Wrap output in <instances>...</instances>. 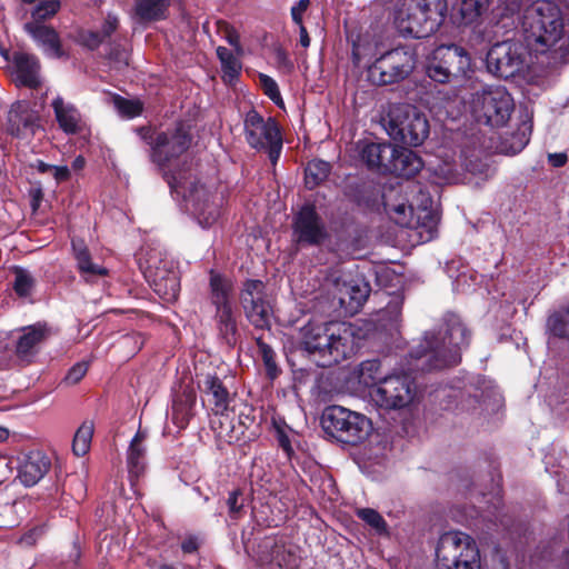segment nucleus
Returning a JSON list of instances; mask_svg holds the SVG:
<instances>
[{
  "label": "nucleus",
  "instance_id": "nucleus-1",
  "mask_svg": "<svg viewBox=\"0 0 569 569\" xmlns=\"http://www.w3.org/2000/svg\"><path fill=\"white\" fill-rule=\"evenodd\" d=\"M517 28L527 48L546 56L548 64L569 62V8L537 0L519 13Z\"/></svg>",
  "mask_w": 569,
  "mask_h": 569
},
{
  "label": "nucleus",
  "instance_id": "nucleus-2",
  "mask_svg": "<svg viewBox=\"0 0 569 569\" xmlns=\"http://www.w3.org/2000/svg\"><path fill=\"white\" fill-rule=\"evenodd\" d=\"M469 343V335L459 317L450 315L437 329L429 330L412 352L422 371L440 370L460 362L461 350Z\"/></svg>",
  "mask_w": 569,
  "mask_h": 569
},
{
  "label": "nucleus",
  "instance_id": "nucleus-3",
  "mask_svg": "<svg viewBox=\"0 0 569 569\" xmlns=\"http://www.w3.org/2000/svg\"><path fill=\"white\" fill-rule=\"evenodd\" d=\"M355 331L346 322L308 323L301 328L300 347L317 366L345 360L353 350Z\"/></svg>",
  "mask_w": 569,
  "mask_h": 569
},
{
  "label": "nucleus",
  "instance_id": "nucleus-4",
  "mask_svg": "<svg viewBox=\"0 0 569 569\" xmlns=\"http://www.w3.org/2000/svg\"><path fill=\"white\" fill-rule=\"evenodd\" d=\"M447 12V0H398L393 24L401 36L425 38L442 26Z\"/></svg>",
  "mask_w": 569,
  "mask_h": 569
},
{
  "label": "nucleus",
  "instance_id": "nucleus-5",
  "mask_svg": "<svg viewBox=\"0 0 569 569\" xmlns=\"http://www.w3.org/2000/svg\"><path fill=\"white\" fill-rule=\"evenodd\" d=\"M383 127L393 141L412 147L422 144L430 132L426 113L407 103L390 107Z\"/></svg>",
  "mask_w": 569,
  "mask_h": 569
},
{
  "label": "nucleus",
  "instance_id": "nucleus-6",
  "mask_svg": "<svg viewBox=\"0 0 569 569\" xmlns=\"http://www.w3.org/2000/svg\"><path fill=\"white\" fill-rule=\"evenodd\" d=\"M321 426L328 436L352 446L365 441L372 431V423L365 415L340 406L323 410Z\"/></svg>",
  "mask_w": 569,
  "mask_h": 569
},
{
  "label": "nucleus",
  "instance_id": "nucleus-7",
  "mask_svg": "<svg viewBox=\"0 0 569 569\" xmlns=\"http://www.w3.org/2000/svg\"><path fill=\"white\" fill-rule=\"evenodd\" d=\"M436 569H480L475 539L461 531L441 535L436 549Z\"/></svg>",
  "mask_w": 569,
  "mask_h": 569
},
{
  "label": "nucleus",
  "instance_id": "nucleus-8",
  "mask_svg": "<svg viewBox=\"0 0 569 569\" xmlns=\"http://www.w3.org/2000/svg\"><path fill=\"white\" fill-rule=\"evenodd\" d=\"M169 187L172 193L183 199L186 209L193 216L199 226L209 228L219 220L221 216L220 202L213 199L207 188L198 184L192 176H189L184 181L173 177L172 180H169Z\"/></svg>",
  "mask_w": 569,
  "mask_h": 569
},
{
  "label": "nucleus",
  "instance_id": "nucleus-9",
  "mask_svg": "<svg viewBox=\"0 0 569 569\" xmlns=\"http://www.w3.org/2000/svg\"><path fill=\"white\" fill-rule=\"evenodd\" d=\"M190 134L184 124L179 123L172 129L156 133L152 138L151 144V159L163 172V176L169 183L173 177L184 181L191 176L190 172L179 171L170 172L169 167L177 160L190 146Z\"/></svg>",
  "mask_w": 569,
  "mask_h": 569
},
{
  "label": "nucleus",
  "instance_id": "nucleus-10",
  "mask_svg": "<svg viewBox=\"0 0 569 569\" xmlns=\"http://www.w3.org/2000/svg\"><path fill=\"white\" fill-rule=\"evenodd\" d=\"M416 64L415 48L400 46L377 58L368 69V77L379 86L393 84L407 79L413 72Z\"/></svg>",
  "mask_w": 569,
  "mask_h": 569
},
{
  "label": "nucleus",
  "instance_id": "nucleus-11",
  "mask_svg": "<svg viewBox=\"0 0 569 569\" xmlns=\"http://www.w3.org/2000/svg\"><path fill=\"white\" fill-rule=\"evenodd\" d=\"M471 110L478 121L503 126L513 110V100L503 87H483L472 94Z\"/></svg>",
  "mask_w": 569,
  "mask_h": 569
},
{
  "label": "nucleus",
  "instance_id": "nucleus-12",
  "mask_svg": "<svg viewBox=\"0 0 569 569\" xmlns=\"http://www.w3.org/2000/svg\"><path fill=\"white\" fill-rule=\"evenodd\" d=\"M243 124L249 146L267 151L274 166L282 150V136L278 122L271 117L266 120L257 110L251 109L246 113Z\"/></svg>",
  "mask_w": 569,
  "mask_h": 569
},
{
  "label": "nucleus",
  "instance_id": "nucleus-13",
  "mask_svg": "<svg viewBox=\"0 0 569 569\" xmlns=\"http://www.w3.org/2000/svg\"><path fill=\"white\" fill-rule=\"evenodd\" d=\"M470 68L471 58L466 49L457 44H442L433 50L427 73L433 81L447 83L465 77Z\"/></svg>",
  "mask_w": 569,
  "mask_h": 569
},
{
  "label": "nucleus",
  "instance_id": "nucleus-14",
  "mask_svg": "<svg viewBox=\"0 0 569 569\" xmlns=\"http://www.w3.org/2000/svg\"><path fill=\"white\" fill-rule=\"evenodd\" d=\"M417 390L413 381L407 376H389L376 383L370 390L372 401L386 410L402 409L411 405Z\"/></svg>",
  "mask_w": 569,
  "mask_h": 569
},
{
  "label": "nucleus",
  "instance_id": "nucleus-15",
  "mask_svg": "<svg viewBox=\"0 0 569 569\" xmlns=\"http://www.w3.org/2000/svg\"><path fill=\"white\" fill-rule=\"evenodd\" d=\"M248 320L259 329L269 328L273 316L270 301L264 295V284L260 280H248L240 296Z\"/></svg>",
  "mask_w": 569,
  "mask_h": 569
},
{
  "label": "nucleus",
  "instance_id": "nucleus-16",
  "mask_svg": "<svg viewBox=\"0 0 569 569\" xmlns=\"http://www.w3.org/2000/svg\"><path fill=\"white\" fill-rule=\"evenodd\" d=\"M523 62L522 46L511 40L496 43L487 54L488 70L506 79L518 73Z\"/></svg>",
  "mask_w": 569,
  "mask_h": 569
},
{
  "label": "nucleus",
  "instance_id": "nucleus-17",
  "mask_svg": "<svg viewBox=\"0 0 569 569\" xmlns=\"http://www.w3.org/2000/svg\"><path fill=\"white\" fill-rule=\"evenodd\" d=\"M333 299L347 313H356L370 293V286L362 278L342 277L333 280Z\"/></svg>",
  "mask_w": 569,
  "mask_h": 569
},
{
  "label": "nucleus",
  "instance_id": "nucleus-18",
  "mask_svg": "<svg viewBox=\"0 0 569 569\" xmlns=\"http://www.w3.org/2000/svg\"><path fill=\"white\" fill-rule=\"evenodd\" d=\"M50 469L51 459L42 450L22 451L17 457V478L24 487L37 485Z\"/></svg>",
  "mask_w": 569,
  "mask_h": 569
},
{
  "label": "nucleus",
  "instance_id": "nucleus-19",
  "mask_svg": "<svg viewBox=\"0 0 569 569\" xmlns=\"http://www.w3.org/2000/svg\"><path fill=\"white\" fill-rule=\"evenodd\" d=\"M40 129L39 116L28 101H17L8 114V131L18 138L29 139Z\"/></svg>",
  "mask_w": 569,
  "mask_h": 569
},
{
  "label": "nucleus",
  "instance_id": "nucleus-20",
  "mask_svg": "<svg viewBox=\"0 0 569 569\" xmlns=\"http://www.w3.org/2000/svg\"><path fill=\"white\" fill-rule=\"evenodd\" d=\"M24 30L49 58H61L63 51L57 31L38 22L24 23Z\"/></svg>",
  "mask_w": 569,
  "mask_h": 569
},
{
  "label": "nucleus",
  "instance_id": "nucleus-21",
  "mask_svg": "<svg viewBox=\"0 0 569 569\" xmlns=\"http://www.w3.org/2000/svg\"><path fill=\"white\" fill-rule=\"evenodd\" d=\"M295 228L301 242L319 243L325 238L323 227L315 209L310 206H306L300 210Z\"/></svg>",
  "mask_w": 569,
  "mask_h": 569
},
{
  "label": "nucleus",
  "instance_id": "nucleus-22",
  "mask_svg": "<svg viewBox=\"0 0 569 569\" xmlns=\"http://www.w3.org/2000/svg\"><path fill=\"white\" fill-rule=\"evenodd\" d=\"M395 154V147L389 142L365 143L360 149L361 160L366 166L380 173H387Z\"/></svg>",
  "mask_w": 569,
  "mask_h": 569
},
{
  "label": "nucleus",
  "instance_id": "nucleus-23",
  "mask_svg": "<svg viewBox=\"0 0 569 569\" xmlns=\"http://www.w3.org/2000/svg\"><path fill=\"white\" fill-rule=\"evenodd\" d=\"M149 272L154 292L167 302L176 300L180 291L177 273L173 270L161 269L151 261Z\"/></svg>",
  "mask_w": 569,
  "mask_h": 569
},
{
  "label": "nucleus",
  "instance_id": "nucleus-24",
  "mask_svg": "<svg viewBox=\"0 0 569 569\" xmlns=\"http://www.w3.org/2000/svg\"><path fill=\"white\" fill-rule=\"evenodd\" d=\"M388 212L390 217L393 219V221L401 226V227H408V228H418L420 227L419 220L421 219V216H418V220L415 222L413 216H412V207L407 206L405 203H400L393 207H387ZM423 216L422 219L426 220L421 224L422 228L427 229L428 232V239H431L433 237V232L437 224L436 217L427 210L422 211Z\"/></svg>",
  "mask_w": 569,
  "mask_h": 569
},
{
  "label": "nucleus",
  "instance_id": "nucleus-25",
  "mask_svg": "<svg viewBox=\"0 0 569 569\" xmlns=\"http://www.w3.org/2000/svg\"><path fill=\"white\" fill-rule=\"evenodd\" d=\"M13 66L17 81L26 87L36 88L40 84V63L36 56L27 52L13 54Z\"/></svg>",
  "mask_w": 569,
  "mask_h": 569
},
{
  "label": "nucleus",
  "instance_id": "nucleus-26",
  "mask_svg": "<svg viewBox=\"0 0 569 569\" xmlns=\"http://www.w3.org/2000/svg\"><path fill=\"white\" fill-rule=\"evenodd\" d=\"M52 109L59 128L67 134H74L82 129V118L79 110L61 97L52 100Z\"/></svg>",
  "mask_w": 569,
  "mask_h": 569
},
{
  "label": "nucleus",
  "instance_id": "nucleus-27",
  "mask_svg": "<svg viewBox=\"0 0 569 569\" xmlns=\"http://www.w3.org/2000/svg\"><path fill=\"white\" fill-rule=\"evenodd\" d=\"M422 167L423 162L416 152L407 148L395 147V154L387 173L411 178L417 174Z\"/></svg>",
  "mask_w": 569,
  "mask_h": 569
},
{
  "label": "nucleus",
  "instance_id": "nucleus-28",
  "mask_svg": "<svg viewBox=\"0 0 569 569\" xmlns=\"http://www.w3.org/2000/svg\"><path fill=\"white\" fill-rule=\"evenodd\" d=\"M199 388L206 395L207 400L213 405L214 413H222L229 406V392L216 376L206 375L199 381Z\"/></svg>",
  "mask_w": 569,
  "mask_h": 569
},
{
  "label": "nucleus",
  "instance_id": "nucleus-29",
  "mask_svg": "<svg viewBox=\"0 0 569 569\" xmlns=\"http://www.w3.org/2000/svg\"><path fill=\"white\" fill-rule=\"evenodd\" d=\"M146 440L147 431L138 430L128 448L127 465L131 477L138 478L144 471L147 452Z\"/></svg>",
  "mask_w": 569,
  "mask_h": 569
},
{
  "label": "nucleus",
  "instance_id": "nucleus-30",
  "mask_svg": "<svg viewBox=\"0 0 569 569\" xmlns=\"http://www.w3.org/2000/svg\"><path fill=\"white\" fill-rule=\"evenodd\" d=\"M71 244L77 260L78 269L87 281H91L97 277L107 274L108 271L106 268L91 261L88 248L82 240L73 239Z\"/></svg>",
  "mask_w": 569,
  "mask_h": 569
},
{
  "label": "nucleus",
  "instance_id": "nucleus-31",
  "mask_svg": "<svg viewBox=\"0 0 569 569\" xmlns=\"http://www.w3.org/2000/svg\"><path fill=\"white\" fill-rule=\"evenodd\" d=\"M210 301L216 307H226L232 305V281L220 273L210 271Z\"/></svg>",
  "mask_w": 569,
  "mask_h": 569
},
{
  "label": "nucleus",
  "instance_id": "nucleus-32",
  "mask_svg": "<svg viewBox=\"0 0 569 569\" xmlns=\"http://www.w3.org/2000/svg\"><path fill=\"white\" fill-rule=\"evenodd\" d=\"M44 338L42 326H30L21 330L16 343V352L22 360L29 359L37 349V346Z\"/></svg>",
  "mask_w": 569,
  "mask_h": 569
},
{
  "label": "nucleus",
  "instance_id": "nucleus-33",
  "mask_svg": "<svg viewBox=\"0 0 569 569\" xmlns=\"http://www.w3.org/2000/svg\"><path fill=\"white\" fill-rule=\"evenodd\" d=\"M216 322L222 339L232 345L236 341L237 322L233 315L232 305L216 308Z\"/></svg>",
  "mask_w": 569,
  "mask_h": 569
},
{
  "label": "nucleus",
  "instance_id": "nucleus-34",
  "mask_svg": "<svg viewBox=\"0 0 569 569\" xmlns=\"http://www.w3.org/2000/svg\"><path fill=\"white\" fill-rule=\"evenodd\" d=\"M169 0H137L136 13L142 21H157L164 19Z\"/></svg>",
  "mask_w": 569,
  "mask_h": 569
},
{
  "label": "nucleus",
  "instance_id": "nucleus-35",
  "mask_svg": "<svg viewBox=\"0 0 569 569\" xmlns=\"http://www.w3.org/2000/svg\"><path fill=\"white\" fill-rule=\"evenodd\" d=\"M217 56L221 63L222 79L226 83H233L241 71L239 59L227 48L218 47Z\"/></svg>",
  "mask_w": 569,
  "mask_h": 569
},
{
  "label": "nucleus",
  "instance_id": "nucleus-36",
  "mask_svg": "<svg viewBox=\"0 0 569 569\" xmlns=\"http://www.w3.org/2000/svg\"><path fill=\"white\" fill-rule=\"evenodd\" d=\"M489 0H460L457 12L459 23L470 24L475 22L488 6Z\"/></svg>",
  "mask_w": 569,
  "mask_h": 569
},
{
  "label": "nucleus",
  "instance_id": "nucleus-37",
  "mask_svg": "<svg viewBox=\"0 0 569 569\" xmlns=\"http://www.w3.org/2000/svg\"><path fill=\"white\" fill-rule=\"evenodd\" d=\"M330 163L323 160H312L306 168L305 181L309 189L323 182L330 173Z\"/></svg>",
  "mask_w": 569,
  "mask_h": 569
},
{
  "label": "nucleus",
  "instance_id": "nucleus-38",
  "mask_svg": "<svg viewBox=\"0 0 569 569\" xmlns=\"http://www.w3.org/2000/svg\"><path fill=\"white\" fill-rule=\"evenodd\" d=\"M93 436V423L90 421H84L77 430L73 441H72V451L76 456L82 457L84 456L91 446V440Z\"/></svg>",
  "mask_w": 569,
  "mask_h": 569
},
{
  "label": "nucleus",
  "instance_id": "nucleus-39",
  "mask_svg": "<svg viewBox=\"0 0 569 569\" xmlns=\"http://www.w3.org/2000/svg\"><path fill=\"white\" fill-rule=\"evenodd\" d=\"M14 282L13 290L20 298H30L34 286L36 279L33 276L24 268L14 267Z\"/></svg>",
  "mask_w": 569,
  "mask_h": 569
},
{
  "label": "nucleus",
  "instance_id": "nucleus-40",
  "mask_svg": "<svg viewBox=\"0 0 569 569\" xmlns=\"http://www.w3.org/2000/svg\"><path fill=\"white\" fill-rule=\"evenodd\" d=\"M547 327L555 337L569 340V308L553 312L548 318Z\"/></svg>",
  "mask_w": 569,
  "mask_h": 569
},
{
  "label": "nucleus",
  "instance_id": "nucleus-41",
  "mask_svg": "<svg viewBox=\"0 0 569 569\" xmlns=\"http://www.w3.org/2000/svg\"><path fill=\"white\" fill-rule=\"evenodd\" d=\"M309 4L310 0H299L290 10L292 22L298 28L300 34V44L303 48H307L310 44V38L303 24L305 14L309 8Z\"/></svg>",
  "mask_w": 569,
  "mask_h": 569
},
{
  "label": "nucleus",
  "instance_id": "nucleus-42",
  "mask_svg": "<svg viewBox=\"0 0 569 569\" xmlns=\"http://www.w3.org/2000/svg\"><path fill=\"white\" fill-rule=\"evenodd\" d=\"M112 101L119 114L127 119L140 116L143 109L142 102L138 99H127L120 96H114Z\"/></svg>",
  "mask_w": 569,
  "mask_h": 569
},
{
  "label": "nucleus",
  "instance_id": "nucleus-43",
  "mask_svg": "<svg viewBox=\"0 0 569 569\" xmlns=\"http://www.w3.org/2000/svg\"><path fill=\"white\" fill-rule=\"evenodd\" d=\"M381 376V363L379 360L363 361L359 368L360 381L366 385L376 386L379 380H382Z\"/></svg>",
  "mask_w": 569,
  "mask_h": 569
},
{
  "label": "nucleus",
  "instance_id": "nucleus-44",
  "mask_svg": "<svg viewBox=\"0 0 569 569\" xmlns=\"http://www.w3.org/2000/svg\"><path fill=\"white\" fill-rule=\"evenodd\" d=\"M356 515L379 535L387 533V522L377 510L361 508L357 509Z\"/></svg>",
  "mask_w": 569,
  "mask_h": 569
},
{
  "label": "nucleus",
  "instance_id": "nucleus-45",
  "mask_svg": "<svg viewBox=\"0 0 569 569\" xmlns=\"http://www.w3.org/2000/svg\"><path fill=\"white\" fill-rule=\"evenodd\" d=\"M60 9L59 0H44L39 2L31 11L32 21L41 23L52 18Z\"/></svg>",
  "mask_w": 569,
  "mask_h": 569
},
{
  "label": "nucleus",
  "instance_id": "nucleus-46",
  "mask_svg": "<svg viewBox=\"0 0 569 569\" xmlns=\"http://www.w3.org/2000/svg\"><path fill=\"white\" fill-rule=\"evenodd\" d=\"M530 127L527 123H522L518 131L511 136V142L509 147L502 148V151L510 154L520 152L529 142Z\"/></svg>",
  "mask_w": 569,
  "mask_h": 569
},
{
  "label": "nucleus",
  "instance_id": "nucleus-47",
  "mask_svg": "<svg viewBox=\"0 0 569 569\" xmlns=\"http://www.w3.org/2000/svg\"><path fill=\"white\" fill-rule=\"evenodd\" d=\"M259 83L264 94H267L277 106L283 108V100L277 82L267 74H259Z\"/></svg>",
  "mask_w": 569,
  "mask_h": 569
},
{
  "label": "nucleus",
  "instance_id": "nucleus-48",
  "mask_svg": "<svg viewBox=\"0 0 569 569\" xmlns=\"http://www.w3.org/2000/svg\"><path fill=\"white\" fill-rule=\"evenodd\" d=\"M227 506L229 510V517L237 520L241 517L244 507V499L240 490H233L229 493L227 499Z\"/></svg>",
  "mask_w": 569,
  "mask_h": 569
},
{
  "label": "nucleus",
  "instance_id": "nucleus-49",
  "mask_svg": "<svg viewBox=\"0 0 569 569\" xmlns=\"http://www.w3.org/2000/svg\"><path fill=\"white\" fill-rule=\"evenodd\" d=\"M89 369V362L80 361L74 363L67 372L64 382L67 385H77L87 373Z\"/></svg>",
  "mask_w": 569,
  "mask_h": 569
},
{
  "label": "nucleus",
  "instance_id": "nucleus-50",
  "mask_svg": "<svg viewBox=\"0 0 569 569\" xmlns=\"http://www.w3.org/2000/svg\"><path fill=\"white\" fill-rule=\"evenodd\" d=\"M262 358H263V363L266 367L267 376L271 380L276 379L279 376L280 370L278 369V367L276 365L273 351L266 345L262 347Z\"/></svg>",
  "mask_w": 569,
  "mask_h": 569
},
{
  "label": "nucleus",
  "instance_id": "nucleus-51",
  "mask_svg": "<svg viewBox=\"0 0 569 569\" xmlns=\"http://www.w3.org/2000/svg\"><path fill=\"white\" fill-rule=\"evenodd\" d=\"M388 316V323H382L381 326L386 330H397L398 322L400 318V309L397 305L389 306L386 311L380 316L379 321H385V318Z\"/></svg>",
  "mask_w": 569,
  "mask_h": 569
},
{
  "label": "nucleus",
  "instance_id": "nucleus-52",
  "mask_svg": "<svg viewBox=\"0 0 569 569\" xmlns=\"http://www.w3.org/2000/svg\"><path fill=\"white\" fill-rule=\"evenodd\" d=\"M82 44L89 49L98 48L106 39L99 31H87L80 36Z\"/></svg>",
  "mask_w": 569,
  "mask_h": 569
},
{
  "label": "nucleus",
  "instance_id": "nucleus-53",
  "mask_svg": "<svg viewBox=\"0 0 569 569\" xmlns=\"http://www.w3.org/2000/svg\"><path fill=\"white\" fill-rule=\"evenodd\" d=\"M119 19L117 16L108 13L104 18L101 29L99 32L103 36L104 39H108L118 28Z\"/></svg>",
  "mask_w": 569,
  "mask_h": 569
},
{
  "label": "nucleus",
  "instance_id": "nucleus-54",
  "mask_svg": "<svg viewBox=\"0 0 569 569\" xmlns=\"http://www.w3.org/2000/svg\"><path fill=\"white\" fill-rule=\"evenodd\" d=\"M497 2L502 16H513L521 12L522 0H497Z\"/></svg>",
  "mask_w": 569,
  "mask_h": 569
},
{
  "label": "nucleus",
  "instance_id": "nucleus-55",
  "mask_svg": "<svg viewBox=\"0 0 569 569\" xmlns=\"http://www.w3.org/2000/svg\"><path fill=\"white\" fill-rule=\"evenodd\" d=\"M109 58L117 69L128 66V52L124 49L112 51Z\"/></svg>",
  "mask_w": 569,
  "mask_h": 569
},
{
  "label": "nucleus",
  "instance_id": "nucleus-56",
  "mask_svg": "<svg viewBox=\"0 0 569 569\" xmlns=\"http://www.w3.org/2000/svg\"><path fill=\"white\" fill-rule=\"evenodd\" d=\"M50 173L57 182L66 181L70 177V170L67 166H53Z\"/></svg>",
  "mask_w": 569,
  "mask_h": 569
},
{
  "label": "nucleus",
  "instance_id": "nucleus-57",
  "mask_svg": "<svg viewBox=\"0 0 569 569\" xmlns=\"http://www.w3.org/2000/svg\"><path fill=\"white\" fill-rule=\"evenodd\" d=\"M198 548H199V542H198V538L196 536L187 537L181 543V549L186 553H192V552L197 551Z\"/></svg>",
  "mask_w": 569,
  "mask_h": 569
},
{
  "label": "nucleus",
  "instance_id": "nucleus-58",
  "mask_svg": "<svg viewBox=\"0 0 569 569\" xmlns=\"http://www.w3.org/2000/svg\"><path fill=\"white\" fill-rule=\"evenodd\" d=\"M548 161L549 163L555 167V168H560V167H563L567 161H568V157L566 153L563 152H559V153H549L548 154Z\"/></svg>",
  "mask_w": 569,
  "mask_h": 569
},
{
  "label": "nucleus",
  "instance_id": "nucleus-59",
  "mask_svg": "<svg viewBox=\"0 0 569 569\" xmlns=\"http://www.w3.org/2000/svg\"><path fill=\"white\" fill-rule=\"evenodd\" d=\"M272 426L277 432V440L279 443V447L284 449V425L281 420H276V418H272Z\"/></svg>",
  "mask_w": 569,
  "mask_h": 569
},
{
  "label": "nucleus",
  "instance_id": "nucleus-60",
  "mask_svg": "<svg viewBox=\"0 0 569 569\" xmlns=\"http://www.w3.org/2000/svg\"><path fill=\"white\" fill-rule=\"evenodd\" d=\"M226 39L230 46L234 47V49L237 50L238 53L241 52L240 38L236 30L227 29L226 30Z\"/></svg>",
  "mask_w": 569,
  "mask_h": 569
},
{
  "label": "nucleus",
  "instance_id": "nucleus-61",
  "mask_svg": "<svg viewBox=\"0 0 569 569\" xmlns=\"http://www.w3.org/2000/svg\"><path fill=\"white\" fill-rule=\"evenodd\" d=\"M491 569H510V565L506 556L501 553L495 555L492 558Z\"/></svg>",
  "mask_w": 569,
  "mask_h": 569
},
{
  "label": "nucleus",
  "instance_id": "nucleus-62",
  "mask_svg": "<svg viewBox=\"0 0 569 569\" xmlns=\"http://www.w3.org/2000/svg\"><path fill=\"white\" fill-rule=\"evenodd\" d=\"M38 529H33L31 531H29L28 533H26L22 538H21V543L23 545H27V546H31L36 541V536L38 535Z\"/></svg>",
  "mask_w": 569,
  "mask_h": 569
},
{
  "label": "nucleus",
  "instance_id": "nucleus-63",
  "mask_svg": "<svg viewBox=\"0 0 569 569\" xmlns=\"http://www.w3.org/2000/svg\"><path fill=\"white\" fill-rule=\"evenodd\" d=\"M352 56H353L355 63L359 64L361 59H362V57H363L362 47H361L360 43H355L353 44Z\"/></svg>",
  "mask_w": 569,
  "mask_h": 569
},
{
  "label": "nucleus",
  "instance_id": "nucleus-64",
  "mask_svg": "<svg viewBox=\"0 0 569 569\" xmlns=\"http://www.w3.org/2000/svg\"><path fill=\"white\" fill-rule=\"evenodd\" d=\"M557 475H558V486H559L560 491L569 492L566 487L568 475L566 472H563L562 470L558 471Z\"/></svg>",
  "mask_w": 569,
  "mask_h": 569
}]
</instances>
